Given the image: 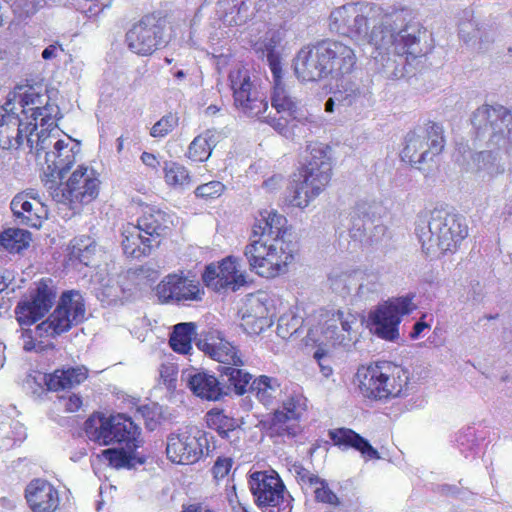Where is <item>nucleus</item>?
I'll return each mask as SVG.
<instances>
[{"label":"nucleus","mask_w":512,"mask_h":512,"mask_svg":"<svg viewBox=\"0 0 512 512\" xmlns=\"http://www.w3.org/2000/svg\"><path fill=\"white\" fill-rule=\"evenodd\" d=\"M332 32L378 49L394 48L415 55L420 52L417 33L411 24V9L402 5L351 3L330 14Z\"/></svg>","instance_id":"obj_1"},{"label":"nucleus","mask_w":512,"mask_h":512,"mask_svg":"<svg viewBox=\"0 0 512 512\" xmlns=\"http://www.w3.org/2000/svg\"><path fill=\"white\" fill-rule=\"evenodd\" d=\"M416 236L426 255L454 252L468 235L465 219L445 209H434L418 215Z\"/></svg>","instance_id":"obj_2"},{"label":"nucleus","mask_w":512,"mask_h":512,"mask_svg":"<svg viewBox=\"0 0 512 512\" xmlns=\"http://www.w3.org/2000/svg\"><path fill=\"white\" fill-rule=\"evenodd\" d=\"M36 135L34 162L41 183L49 191L75 164L80 143L60 139L58 128H41Z\"/></svg>","instance_id":"obj_3"},{"label":"nucleus","mask_w":512,"mask_h":512,"mask_svg":"<svg viewBox=\"0 0 512 512\" xmlns=\"http://www.w3.org/2000/svg\"><path fill=\"white\" fill-rule=\"evenodd\" d=\"M409 380L407 369L387 361L362 365L355 374L360 394L377 401H387L406 394Z\"/></svg>","instance_id":"obj_4"},{"label":"nucleus","mask_w":512,"mask_h":512,"mask_svg":"<svg viewBox=\"0 0 512 512\" xmlns=\"http://www.w3.org/2000/svg\"><path fill=\"white\" fill-rule=\"evenodd\" d=\"M250 268L259 276L274 278L285 274L294 259V244L290 238L251 239L244 251Z\"/></svg>","instance_id":"obj_5"},{"label":"nucleus","mask_w":512,"mask_h":512,"mask_svg":"<svg viewBox=\"0 0 512 512\" xmlns=\"http://www.w3.org/2000/svg\"><path fill=\"white\" fill-rule=\"evenodd\" d=\"M32 87L17 86L9 98L7 106L16 105L21 109L25 120L15 113L0 114V147L2 149H19L24 143L32 149V122L29 120L28 112L32 111Z\"/></svg>","instance_id":"obj_6"},{"label":"nucleus","mask_w":512,"mask_h":512,"mask_svg":"<svg viewBox=\"0 0 512 512\" xmlns=\"http://www.w3.org/2000/svg\"><path fill=\"white\" fill-rule=\"evenodd\" d=\"M311 157L299 174L290 203L294 207L306 208L319 196L331 180L330 158L321 145L310 146Z\"/></svg>","instance_id":"obj_7"},{"label":"nucleus","mask_w":512,"mask_h":512,"mask_svg":"<svg viewBox=\"0 0 512 512\" xmlns=\"http://www.w3.org/2000/svg\"><path fill=\"white\" fill-rule=\"evenodd\" d=\"M100 181L93 168L80 165L63 184L59 181L48 193L54 201L67 206L74 213L89 204L99 194Z\"/></svg>","instance_id":"obj_8"},{"label":"nucleus","mask_w":512,"mask_h":512,"mask_svg":"<svg viewBox=\"0 0 512 512\" xmlns=\"http://www.w3.org/2000/svg\"><path fill=\"white\" fill-rule=\"evenodd\" d=\"M85 433L89 440L100 445L124 443L131 451L140 444L138 427L122 414L109 417L100 413L91 415L85 422Z\"/></svg>","instance_id":"obj_9"},{"label":"nucleus","mask_w":512,"mask_h":512,"mask_svg":"<svg viewBox=\"0 0 512 512\" xmlns=\"http://www.w3.org/2000/svg\"><path fill=\"white\" fill-rule=\"evenodd\" d=\"M85 312L82 294L77 290L64 291L55 310L35 327L34 333L38 337L54 338L83 322Z\"/></svg>","instance_id":"obj_10"},{"label":"nucleus","mask_w":512,"mask_h":512,"mask_svg":"<svg viewBox=\"0 0 512 512\" xmlns=\"http://www.w3.org/2000/svg\"><path fill=\"white\" fill-rule=\"evenodd\" d=\"M235 107L248 117H260L268 109L266 95L244 66H235L228 74Z\"/></svg>","instance_id":"obj_11"},{"label":"nucleus","mask_w":512,"mask_h":512,"mask_svg":"<svg viewBox=\"0 0 512 512\" xmlns=\"http://www.w3.org/2000/svg\"><path fill=\"white\" fill-rule=\"evenodd\" d=\"M255 503L263 512H292V497L275 471H256L249 476Z\"/></svg>","instance_id":"obj_12"},{"label":"nucleus","mask_w":512,"mask_h":512,"mask_svg":"<svg viewBox=\"0 0 512 512\" xmlns=\"http://www.w3.org/2000/svg\"><path fill=\"white\" fill-rule=\"evenodd\" d=\"M472 125L477 137L491 146L500 148L512 143V112L503 106L479 107L473 113Z\"/></svg>","instance_id":"obj_13"},{"label":"nucleus","mask_w":512,"mask_h":512,"mask_svg":"<svg viewBox=\"0 0 512 512\" xmlns=\"http://www.w3.org/2000/svg\"><path fill=\"white\" fill-rule=\"evenodd\" d=\"M166 19L160 14L151 13L143 16L126 33L128 48L138 55L148 56L165 46Z\"/></svg>","instance_id":"obj_14"},{"label":"nucleus","mask_w":512,"mask_h":512,"mask_svg":"<svg viewBox=\"0 0 512 512\" xmlns=\"http://www.w3.org/2000/svg\"><path fill=\"white\" fill-rule=\"evenodd\" d=\"M443 133V127L435 122L427 123L423 129L409 132L405 138L402 159L411 165H420L432 160L444 148Z\"/></svg>","instance_id":"obj_15"},{"label":"nucleus","mask_w":512,"mask_h":512,"mask_svg":"<svg viewBox=\"0 0 512 512\" xmlns=\"http://www.w3.org/2000/svg\"><path fill=\"white\" fill-rule=\"evenodd\" d=\"M273 77V93L271 97L272 107L277 114H281L279 118L272 117L270 114L261 115L259 118L263 122L271 125L276 131L286 138L294 136V129L297 128L295 121H300L298 111V101L287 90L282 79V73L272 75Z\"/></svg>","instance_id":"obj_16"},{"label":"nucleus","mask_w":512,"mask_h":512,"mask_svg":"<svg viewBox=\"0 0 512 512\" xmlns=\"http://www.w3.org/2000/svg\"><path fill=\"white\" fill-rule=\"evenodd\" d=\"M206 433L196 426H187L171 433L167 438V457L174 463L193 464L208 451Z\"/></svg>","instance_id":"obj_17"},{"label":"nucleus","mask_w":512,"mask_h":512,"mask_svg":"<svg viewBox=\"0 0 512 512\" xmlns=\"http://www.w3.org/2000/svg\"><path fill=\"white\" fill-rule=\"evenodd\" d=\"M307 409V399L294 394L283 401L281 409H276L263 422L270 437H295L300 432L299 421Z\"/></svg>","instance_id":"obj_18"},{"label":"nucleus","mask_w":512,"mask_h":512,"mask_svg":"<svg viewBox=\"0 0 512 512\" xmlns=\"http://www.w3.org/2000/svg\"><path fill=\"white\" fill-rule=\"evenodd\" d=\"M412 299L399 297L388 303L379 305L370 314L371 331L378 338L394 342L399 337V324L404 315L413 310Z\"/></svg>","instance_id":"obj_19"},{"label":"nucleus","mask_w":512,"mask_h":512,"mask_svg":"<svg viewBox=\"0 0 512 512\" xmlns=\"http://www.w3.org/2000/svg\"><path fill=\"white\" fill-rule=\"evenodd\" d=\"M203 282L216 292L237 291L246 284V275L239 260L229 256L219 262L206 266L202 275Z\"/></svg>","instance_id":"obj_20"},{"label":"nucleus","mask_w":512,"mask_h":512,"mask_svg":"<svg viewBox=\"0 0 512 512\" xmlns=\"http://www.w3.org/2000/svg\"><path fill=\"white\" fill-rule=\"evenodd\" d=\"M411 24L416 26L419 30L417 33L418 43L420 52L415 55L410 54L409 51L405 53L397 52L394 48L389 49H378L377 47H373L375 52L372 57L374 59L375 68L387 79H399L404 76V64L405 61L414 60L425 54L424 47L422 45L421 39L422 35L425 34V31L422 30V27L419 23L414 21L413 11L411 10Z\"/></svg>","instance_id":"obj_21"},{"label":"nucleus","mask_w":512,"mask_h":512,"mask_svg":"<svg viewBox=\"0 0 512 512\" xmlns=\"http://www.w3.org/2000/svg\"><path fill=\"white\" fill-rule=\"evenodd\" d=\"M323 42L302 47L293 60L296 77L303 82H314L328 76Z\"/></svg>","instance_id":"obj_22"},{"label":"nucleus","mask_w":512,"mask_h":512,"mask_svg":"<svg viewBox=\"0 0 512 512\" xmlns=\"http://www.w3.org/2000/svg\"><path fill=\"white\" fill-rule=\"evenodd\" d=\"M203 294L199 283L182 274H169L156 287V295L162 303L200 301Z\"/></svg>","instance_id":"obj_23"},{"label":"nucleus","mask_w":512,"mask_h":512,"mask_svg":"<svg viewBox=\"0 0 512 512\" xmlns=\"http://www.w3.org/2000/svg\"><path fill=\"white\" fill-rule=\"evenodd\" d=\"M328 76L338 80L350 75L355 69L357 57L354 50L341 41H322Z\"/></svg>","instance_id":"obj_24"},{"label":"nucleus","mask_w":512,"mask_h":512,"mask_svg":"<svg viewBox=\"0 0 512 512\" xmlns=\"http://www.w3.org/2000/svg\"><path fill=\"white\" fill-rule=\"evenodd\" d=\"M174 225V217L155 207L147 206L137 220V227L147 237V246L158 247L161 239L167 236Z\"/></svg>","instance_id":"obj_25"},{"label":"nucleus","mask_w":512,"mask_h":512,"mask_svg":"<svg viewBox=\"0 0 512 512\" xmlns=\"http://www.w3.org/2000/svg\"><path fill=\"white\" fill-rule=\"evenodd\" d=\"M198 348L212 359L221 363L220 366H243L244 362L238 350L225 340L219 331H209L197 342Z\"/></svg>","instance_id":"obj_26"},{"label":"nucleus","mask_w":512,"mask_h":512,"mask_svg":"<svg viewBox=\"0 0 512 512\" xmlns=\"http://www.w3.org/2000/svg\"><path fill=\"white\" fill-rule=\"evenodd\" d=\"M242 326L249 334H260L272 324V312L266 296L251 295L242 309Z\"/></svg>","instance_id":"obj_27"},{"label":"nucleus","mask_w":512,"mask_h":512,"mask_svg":"<svg viewBox=\"0 0 512 512\" xmlns=\"http://www.w3.org/2000/svg\"><path fill=\"white\" fill-rule=\"evenodd\" d=\"M298 484L305 490H311L316 502L330 506L340 505L339 497L329 487L328 482L301 465H294L293 470Z\"/></svg>","instance_id":"obj_28"},{"label":"nucleus","mask_w":512,"mask_h":512,"mask_svg":"<svg viewBox=\"0 0 512 512\" xmlns=\"http://www.w3.org/2000/svg\"><path fill=\"white\" fill-rule=\"evenodd\" d=\"M341 283L344 284L343 289H347L348 292L351 290L352 286H357L358 296L365 299L378 294L381 289L380 275L375 272L344 273L332 280V287L338 290Z\"/></svg>","instance_id":"obj_29"},{"label":"nucleus","mask_w":512,"mask_h":512,"mask_svg":"<svg viewBox=\"0 0 512 512\" xmlns=\"http://www.w3.org/2000/svg\"><path fill=\"white\" fill-rule=\"evenodd\" d=\"M290 238L287 228V219L274 209H265L259 212L253 225L251 239L264 238Z\"/></svg>","instance_id":"obj_30"},{"label":"nucleus","mask_w":512,"mask_h":512,"mask_svg":"<svg viewBox=\"0 0 512 512\" xmlns=\"http://www.w3.org/2000/svg\"><path fill=\"white\" fill-rule=\"evenodd\" d=\"M59 108L51 102L46 86L34 84V132L41 128H57L55 117Z\"/></svg>","instance_id":"obj_31"},{"label":"nucleus","mask_w":512,"mask_h":512,"mask_svg":"<svg viewBox=\"0 0 512 512\" xmlns=\"http://www.w3.org/2000/svg\"><path fill=\"white\" fill-rule=\"evenodd\" d=\"M186 382L193 394L202 399L217 401L225 395L219 380L208 372L199 370L189 372Z\"/></svg>","instance_id":"obj_32"},{"label":"nucleus","mask_w":512,"mask_h":512,"mask_svg":"<svg viewBox=\"0 0 512 512\" xmlns=\"http://www.w3.org/2000/svg\"><path fill=\"white\" fill-rule=\"evenodd\" d=\"M58 290L55 281L43 277L34 283L33 317L34 323L50 312L56 303Z\"/></svg>","instance_id":"obj_33"},{"label":"nucleus","mask_w":512,"mask_h":512,"mask_svg":"<svg viewBox=\"0 0 512 512\" xmlns=\"http://www.w3.org/2000/svg\"><path fill=\"white\" fill-rule=\"evenodd\" d=\"M329 436L335 445L354 448L366 460L380 458L379 452L372 447L369 441L352 429L339 428L331 430Z\"/></svg>","instance_id":"obj_34"},{"label":"nucleus","mask_w":512,"mask_h":512,"mask_svg":"<svg viewBox=\"0 0 512 512\" xmlns=\"http://www.w3.org/2000/svg\"><path fill=\"white\" fill-rule=\"evenodd\" d=\"M88 377V369L81 365L56 370L53 374L45 375L44 380L49 390L58 391L71 389L80 385Z\"/></svg>","instance_id":"obj_35"},{"label":"nucleus","mask_w":512,"mask_h":512,"mask_svg":"<svg viewBox=\"0 0 512 512\" xmlns=\"http://www.w3.org/2000/svg\"><path fill=\"white\" fill-rule=\"evenodd\" d=\"M249 391L266 408H272L281 393L278 379L267 375L254 378L249 386Z\"/></svg>","instance_id":"obj_36"},{"label":"nucleus","mask_w":512,"mask_h":512,"mask_svg":"<svg viewBox=\"0 0 512 512\" xmlns=\"http://www.w3.org/2000/svg\"><path fill=\"white\" fill-rule=\"evenodd\" d=\"M206 422L209 428L215 430L219 436L228 440L230 443H236L239 440L240 429L237 421L225 415L223 411L212 409L206 414Z\"/></svg>","instance_id":"obj_37"},{"label":"nucleus","mask_w":512,"mask_h":512,"mask_svg":"<svg viewBox=\"0 0 512 512\" xmlns=\"http://www.w3.org/2000/svg\"><path fill=\"white\" fill-rule=\"evenodd\" d=\"M59 506V494L52 484L34 479V512H54Z\"/></svg>","instance_id":"obj_38"},{"label":"nucleus","mask_w":512,"mask_h":512,"mask_svg":"<svg viewBox=\"0 0 512 512\" xmlns=\"http://www.w3.org/2000/svg\"><path fill=\"white\" fill-rule=\"evenodd\" d=\"M342 81L335 89V99L339 107H364L368 102V95L359 86L351 81L341 78Z\"/></svg>","instance_id":"obj_39"},{"label":"nucleus","mask_w":512,"mask_h":512,"mask_svg":"<svg viewBox=\"0 0 512 512\" xmlns=\"http://www.w3.org/2000/svg\"><path fill=\"white\" fill-rule=\"evenodd\" d=\"M122 240L123 251L126 255L133 258H140L148 255L154 246H147L149 241L146 235L135 225H129L125 228Z\"/></svg>","instance_id":"obj_40"},{"label":"nucleus","mask_w":512,"mask_h":512,"mask_svg":"<svg viewBox=\"0 0 512 512\" xmlns=\"http://www.w3.org/2000/svg\"><path fill=\"white\" fill-rule=\"evenodd\" d=\"M219 140V134L215 130H206L196 136L188 147V158L195 162H204L211 156Z\"/></svg>","instance_id":"obj_41"},{"label":"nucleus","mask_w":512,"mask_h":512,"mask_svg":"<svg viewBox=\"0 0 512 512\" xmlns=\"http://www.w3.org/2000/svg\"><path fill=\"white\" fill-rule=\"evenodd\" d=\"M136 450H129L125 445L121 449L108 448L97 455L98 459H102L108 463L112 468H132L135 463L142 464L144 460L137 458L135 455Z\"/></svg>","instance_id":"obj_42"},{"label":"nucleus","mask_w":512,"mask_h":512,"mask_svg":"<svg viewBox=\"0 0 512 512\" xmlns=\"http://www.w3.org/2000/svg\"><path fill=\"white\" fill-rule=\"evenodd\" d=\"M283 38L284 33L280 30H276L268 32L263 41L262 51L267 59L272 75L282 73L280 49Z\"/></svg>","instance_id":"obj_43"},{"label":"nucleus","mask_w":512,"mask_h":512,"mask_svg":"<svg viewBox=\"0 0 512 512\" xmlns=\"http://www.w3.org/2000/svg\"><path fill=\"white\" fill-rule=\"evenodd\" d=\"M196 335V325L193 322L178 323L173 327L169 343L178 353L188 354L192 349L191 341Z\"/></svg>","instance_id":"obj_44"},{"label":"nucleus","mask_w":512,"mask_h":512,"mask_svg":"<svg viewBox=\"0 0 512 512\" xmlns=\"http://www.w3.org/2000/svg\"><path fill=\"white\" fill-rule=\"evenodd\" d=\"M163 172L166 184L174 189L185 190L192 184L189 171L177 162L166 161L163 166Z\"/></svg>","instance_id":"obj_45"},{"label":"nucleus","mask_w":512,"mask_h":512,"mask_svg":"<svg viewBox=\"0 0 512 512\" xmlns=\"http://www.w3.org/2000/svg\"><path fill=\"white\" fill-rule=\"evenodd\" d=\"M16 319L21 327L22 338L25 339L23 348L32 351V300H24L15 308Z\"/></svg>","instance_id":"obj_46"},{"label":"nucleus","mask_w":512,"mask_h":512,"mask_svg":"<svg viewBox=\"0 0 512 512\" xmlns=\"http://www.w3.org/2000/svg\"><path fill=\"white\" fill-rule=\"evenodd\" d=\"M30 241V233L19 228L5 229L0 235V245L10 253H19L27 248Z\"/></svg>","instance_id":"obj_47"},{"label":"nucleus","mask_w":512,"mask_h":512,"mask_svg":"<svg viewBox=\"0 0 512 512\" xmlns=\"http://www.w3.org/2000/svg\"><path fill=\"white\" fill-rule=\"evenodd\" d=\"M241 366H219L218 371L222 376H226L228 382L233 386L234 391L238 395H243L249 389L252 380V375L240 368Z\"/></svg>","instance_id":"obj_48"},{"label":"nucleus","mask_w":512,"mask_h":512,"mask_svg":"<svg viewBox=\"0 0 512 512\" xmlns=\"http://www.w3.org/2000/svg\"><path fill=\"white\" fill-rule=\"evenodd\" d=\"M471 158L477 170L486 171L490 176L504 173L505 166L501 162L498 153L481 151L471 154Z\"/></svg>","instance_id":"obj_49"},{"label":"nucleus","mask_w":512,"mask_h":512,"mask_svg":"<svg viewBox=\"0 0 512 512\" xmlns=\"http://www.w3.org/2000/svg\"><path fill=\"white\" fill-rule=\"evenodd\" d=\"M99 251L98 245L93 239L83 236L74 240L71 255L77 258L80 263L89 266Z\"/></svg>","instance_id":"obj_50"},{"label":"nucleus","mask_w":512,"mask_h":512,"mask_svg":"<svg viewBox=\"0 0 512 512\" xmlns=\"http://www.w3.org/2000/svg\"><path fill=\"white\" fill-rule=\"evenodd\" d=\"M322 334L324 339L333 345L347 346L352 341V335H346L341 331V327L333 315L324 323Z\"/></svg>","instance_id":"obj_51"},{"label":"nucleus","mask_w":512,"mask_h":512,"mask_svg":"<svg viewBox=\"0 0 512 512\" xmlns=\"http://www.w3.org/2000/svg\"><path fill=\"white\" fill-rule=\"evenodd\" d=\"M303 324V319L297 316L293 311L281 315L277 323V335L282 339H288L297 333Z\"/></svg>","instance_id":"obj_52"},{"label":"nucleus","mask_w":512,"mask_h":512,"mask_svg":"<svg viewBox=\"0 0 512 512\" xmlns=\"http://www.w3.org/2000/svg\"><path fill=\"white\" fill-rule=\"evenodd\" d=\"M458 33L460 39L466 44H469L472 40L477 38L479 29L473 20V13L471 10L463 11Z\"/></svg>","instance_id":"obj_53"},{"label":"nucleus","mask_w":512,"mask_h":512,"mask_svg":"<svg viewBox=\"0 0 512 512\" xmlns=\"http://www.w3.org/2000/svg\"><path fill=\"white\" fill-rule=\"evenodd\" d=\"M28 192L18 193L11 201V210L13 215L17 219H21V224H27L29 217L24 216V212H30L32 210V204L29 201Z\"/></svg>","instance_id":"obj_54"},{"label":"nucleus","mask_w":512,"mask_h":512,"mask_svg":"<svg viewBox=\"0 0 512 512\" xmlns=\"http://www.w3.org/2000/svg\"><path fill=\"white\" fill-rule=\"evenodd\" d=\"M176 114L168 113L158 120L151 128L150 135L154 138H162L168 135L178 125Z\"/></svg>","instance_id":"obj_55"},{"label":"nucleus","mask_w":512,"mask_h":512,"mask_svg":"<svg viewBox=\"0 0 512 512\" xmlns=\"http://www.w3.org/2000/svg\"><path fill=\"white\" fill-rule=\"evenodd\" d=\"M225 190V185L220 181H211L202 185H199L195 194L197 197L204 199H214L222 195Z\"/></svg>","instance_id":"obj_56"},{"label":"nucleus","mask_w":512,"mask_h":512,"mask_svg":"<svg viewBox=\"0 0 512 512\" xmlns=\"http://www.w3.org/2000/svg\"><path fill=\"white\" fill-rule=\"evenodd\" d=\"M372 222L370 220H363L360 218H355L352 223V227L350 229V235L357 241H369L373 242L371 236H367V232L371 229Z\"/></svg>","instance_id":"obj_57"},{"label":"nucleus","mask_w":512,"mask_h":512,"mask_svg":"<svg viewBox=\"0 0 512 512\" xmlns=\"http://www.w3.org/2000/svg\"><path fill=\"white\" fill-rule=\"evenodd\" d=\"M333 316L337 319V323L341 327V331L346 335H351L354 330V326L358 323L356 315L350 312L338 310L333 314Z\"/></svg>","instance_id":"obj_58"},{"label":"nucleus","mask_w":512,"mask_h":512,"mask_svg":"<svg viewBox=\"0 0 512 512\" xmlns=\"http://www.w3.org/2000/svg\"><path fill=\"white\" fill-rule=\"evenodd\" d=\"M233 465V460L230 457H218L212 468V473L215 479L220 480L226 477Z\"/></svg>","instance_id":"obj_59"},{"label":"nucleus","mask_w":512,"mask_h":512,"mask_svg":"<svg viewBox=\"0 0 512 512\" xmlns=\"http://www.w3.org/2000/svg\"><path fill=\"white\" fill-rule=\"evenodd\" d=\"M60 405L66 412L73 413L78 411L82 406V399L77 394L62 396L59 398Z\"/></svg>","instance_id":"obj_60"},{"label":"nucleus","mask_w":512,"mask_h":512,"mask_svg":"<svg viewBox=\"0 0 512 512\" xmlns=\"http://www.w3.org/2000/svg\"><path fill=\"white\" fill-rule=\"evenodd\" d=\"M314 358L317 360L319 367H320V371L323 374V376L329 377L332 374L333 370H332V367L330 366V364L328 363L326 354L323 351H321L320 349H318L314 353Z\"/></svg>","instance_id":"obj_61"},{"label":"nucleus","mask_w":512,"mask_h":512,"mask_svg":"<svg viewBox=\"0 0 512 512\" xmlns=\"http://www.w3.org/2000/svg\"><path fill=\"white\" fill-rule=\"evenodd\" d=\"M64 49L62 46L58 43L51 44L47 46L41 56L44 60H52L59 56L60 53H62Z\"/></svg>","instance_id":"obj_62"},{"label":"nucleus","mask_w":512,"mask_h":512,"mask_svg":"<svg viewBox=\"0 0 512 512\" xmlns=\"http://www.w3.org/2000/svg\"><path fill=\"white\" fill-rule=\"evenodd\" d=\"M283 181L284 179L281 175H273L264 181L263 187L267 192H274L282 187Z\"/></svg>","instance_id":"obj_63"},{"label":"nucleus","mask_w":512,"mask_h":512,"mask_svg":"<svg viewBox=\"0 0 512 512\" xmlns=\"http://www.w3.org/2000/svg\"><path fill=\"white\" fill-rule=\"evenodd\" d=\"M226 498H227L233 512H235V509H236L235 507H244L238 499V495L236 493V487L234 484H232L230 488H227Z\"/></svg>","instance_id":"obj_64"}]
</instances>
